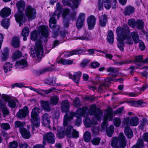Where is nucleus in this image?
<instances>
[{
  "instance_id": "nucleus-1",
  "label": "nucleus",
  "mask_w": 148,
  "mask_h": 148,
  "mask_svg": "<svg viewBox=\"0 0 148 148\" xmlns=\"http://www.w3.org/2000/svg\"><path fill=\"white\" fill-rule=\"evenodd\" d=\"M130 31L129 27L127 25H125L122 27H118L116 30L118 38V47L121 50L123 51L124 44L132 45L133 41L135 43H137L139 41V36L137 32H133L131 33L132 39L130 36Z\"/></svg>"
},
{
  "instance_id": "nucleus-2",
  "label": "nucleus",
  "mask_w": 148,
  "mask_h": 148,
  "mask_svg": "<svg viewBox=\"0 0 148 148\" xmlns=\"http://www.w3.org/2000/svg\"><path fill=\"white\" fill-rule=\"evenodd\" d=\"M38 30L42 36L40 38V41L36 42L34 49L31 51V53L32 57L40 58L42 56L43 52L41 44L42 40H43L44 41H47L49 37V34L47 27L45 25H42L39 27Z\"/></svg>"
},
{
  "instance_id": "nucleus-3",
  "label": "nucleus",
  "mask_w": 148,
  "mask_h": 148,
  "mask_svg": "<svg viewBox=\"0 0 148 148\" xmlns=\"http://www.w3.org/2000/svg\"><path fill=\"white\" fill-rule=\"evenodd\" d=\"M88 109V108L85 106L82 108L78 109L75 112H70L66 113L64 117L63 125L65 126L70 124L71 122V121L75 116L77 118L76 125L79 126L82 122L81 117L84 116Z\"/></svg>"
},
{
  "instance_id": "nucleus-4",
  "label": "nucleus",
  "mask_w": 148,
  "mask_h": 148,
  "mask_svg": "<svg viewBox=\"0 0 148 148\" xmlns=\"http://www.w3.org/2000/svg\"><path fill=\"white\" fill-rule=\"evenodd\" d=\"M80 0H62V3L64 5L70 6L72 9L71 12L68 8H66L63 10L62 17L63 18L66 17L73 18H75L77 12L75 10L77 9L79 5Z\"/></svg>"
},
{
  "instance_id": "nucleus-5",
  "label": "nucleus",
  "mask_w": 148,
  "mask_h": 148,
  "mask_svg": "<svg viewBox=\"0 0 148 148\" xmlns=\"http://www.w3.org/2000/svg\"><path fill=\"white\" fill-rule=\"evenodd\" d=\"M89 113L90 115H94L95 119H93L92 122L88 117L84 120V125L87 127H90L93 125H96L97 123V121H95V119L100 121L101 117L103 116L102 112L97 108L95 104L92 105L90 106Z\"/></svg>"
},
{
  "instance_id": "nucleus-6",
  "label": "nucleus",
  "mask_w": 148,
  "mask_h": 148,
  "mask_svg": "<svg viewBox=\"0 0 148 148\" xmlns=\"http://www.w3.org/2000/svg\"><path fill=\"white\" fill-rule=\"evenodd\" d=\"M139 123V119L136 116L132 117L131 119L129 117L124 119L122 126L125 127V133L128 138H131L133 135L131 129L128 127L129 124L133 126H136Z\"/></svg>"
},
{
  "instance_id": "nucleus-7",
  "label": "nucleus",
  "mask_w": 148,
  "mask_h": 148,
  "mask_svg": "<svg viewBox=\"0 0 148 148\" xmlns=\"http://www.w3.org/2000/svg\"><path fill=\"white\" fill-rule=\"evenodd\" d=\"M25 3L23 0L19 1L16 4L18 12L15 14L14 16L16 21L19 23V26L22 25L25 20L23 13L25 10Z\"/></svg>"
},
{
  "instance_id": "nucleus-8",
  "label": "nucleus",
  "mask_w": 148,
  "mask_h": 148,
  "mask_svg": "<svg viewBox=\"0 0 148 148\" xmlns=\"http://www.w3.org/2000/svg\"><path fill=\"white\" fill-rule=\"evenodd\" d=\"M126 143L125 137L123 133H120L118 137L113 138L111 141V146L115 148H125Z\"/></svg>"
},
{
  "instance_id": "nucleus-9",
  "label": "nucleus",
  "mask_w": 148,
  "mask_h": 148,
  "mask_svg": "<svg viewBox=\"0 0 148 148\" xmlns=\"http://www.w3.org/2000/svg\"><path fill=\"white\" fill-rule=\"evenodd\" d=\"M62 9V6L60 3H57L55 12L53 13L51 17L49 20V26L51 28H54L56 22L55 19L56 17L57 19H59L61 13Z\"/></svg>"
},
{
  "instance_id": "nucleus-10",
  "label": "nucleus",
  "mask_w": 148,
  "mask_h": 148,
  "mask_svg": "<svg viewBox=\"0 0 148 148\" xmlns=\"http://www.w3.org/2000/svg\"><path fill=\"white\" fill-rule=\"evenodd\" d=\"M113 117V112L111 108H110L107 110L106 114L104 115L103 118V121L101 124V130H105L108 125L107 122V120L109 119V121H112Z\"/></svg>"
},
{
  "instance_id": "nucleus-11",
  "label": "nucleus",
  "mask_w": 148,
  "mask_h": 148,
  "mask_svg": "<svg viewBox=\"0 0 148 148\" xmlns=\"http://www.w3.org/2000/svg\"><path fill=\"white\" fill-rule=\"evenodd\" d=\"M111 81H114L115 82H119L121 83L123 82V79L122 78L115 79L113 78H107L105 79L104 82L99 87L98 91L101 92L102 91L103 88H106L108 87L109 85L111 83Z\"/></svg>"
},
{
  "instance_id": "nucleus-12",
  "label": "nucleus",
  "mask_w": 148,
  "mask_h": 148,
  "mask_svg": "<svg viewBox=\"0 0 148 148\" xmlns=\"http://www.w3.org/2000/svg\"><path fill=\"white\" fill-rule=\"evenodd\" d=\"M43 144L45 145L46 142L49 143L53 144L55 143V138L54 134L51 132H48L43 135Z\"/></svg>"
},
{
  "instance_id": "nucleus-13",
  "label": "nucleus",
  "mask_w": 148,
  "mask_h": 148,
  "mask_svg": "<svg viewBox=\"0 0 148 148\" xmlns=\"http://www.w3.org/2000/svg\"><path fill=\"white\" fill-rule=\"evenodd\" d=\"M2 98L5 101L8 102V106L12 108H15L18 103L16 99H11L8 95H3L2 96Z\"/></svg>"
},
{
  "instance_id": "nucleus-14",
  "label": "nucleus",
  "mask_w": 148,
  "mask_h": 148,
  "mask_svg": "<svg viewBox=\"0 0 148 148\" xmlns=\"http://www.w3.org/2000/svg\"><path fill=\"white\" fill-rule=\"evenodd\" d=\"M65 133L66 136L69 138H77L79 136V132L73 129V127L70 125L67 127Z\"/></svg>"
},
{
  "instance_id": "nucleus-15",
  "label": "nucleus",
  "mask_w": 148,
  "mask_h": 148,
  "mask_svg": "<svg viewBox=\"0 0 148 148\" xmlns=\"http://www.w3.org/2000/svg\"><path fill=\"white\" fill-rule=\"evenodd\" d=\"M25 13L26 16L29 19H34L36 16V10L33 8L31 5L28 6L26 9Z\"/></svg>"
},
{
  "instance_id": "nucleus-16",
  "label": "nucleus",
  "mask_w": 148,
  "mask_h": 148,
  "mask_svg": "<svg viewBox=\"0 0 148 148\" xmlns=\"http://www.w3.org/2000/svg\"><path fill=\"white\" fill-rule=\"evenodd\" d=\"M28 112V107L25 106L23 109L19 110L16 115L18 118L22 119L26 116Z\"/></svg>"
},
{
  "instance_id": "nucleus-17",
  "label": "nucleus",
  "mask_w": 148,
  "mask_h": 148,
  "mask_svg": "<svg viewBox=\"0 0 148 148\" xmlns=\"http://www.w3.org/2000/svg\"><path fill=\"white\" fill-rule=\"evenodd\" d=\"M51 117L47 113H45L42 116V121L43 125L45 126L50 127V120L49 118Z\"/></svg>"
},
{
  "instance_id": "nucleus-18",
  "label": "nucleus",
  "mask_w": 148,
  "mask_h": 148,
  "mask_svg": "<svg viewBox=\"0 0 148 148\" xmlns=\"http://www.w3.org/2000/svg\"><path fill=\"white\" fill-rule=\"evenodd\" d=\"M104 3V6L107 10L109 9L111 7V4H113L114 6L112 7V8H115V5L116 2V0H103Z\"/></svg>"
},
{
  "instance_id": "nucleus-19",
  "label": "nucleus",
  "mask_w": 148,
  "mask_h": 148,
  "mask_svg": "<svg viewBox=\"0 0 148 148\" xmlns=\"http://www.w3.org/2000/svg\"><path fill=\"white\" fill-rule=\"evenodd\" d=\"M118 69L110 67L107 69V72L109 73V75L112 76L113 78H116L118 74Z\"/></svg>"
},
{
  "instance_id": "nucleus-20",
  "label": "nucleus",
  "mask_w": 148,
  "mask_h": 148,
  "mask_svg": "<svg viewBox=\"0 0 148 148\" xmlns=\"http://www.w3.org/2000/svg\"><path fill=\"white\" fill-rule=\"evenodd\" d=\"M96 19L93 16H91L87 19V23L88 28L90 29H92L95 23Z\"/></svg>"
},
{
  "instance_id": "nucleus-21",
  "label": "nucleus",
  "mask_w": 148,
  "mask_h": 148,
  "mask_svg": "<svg viewBox=\"0 0 148 148\" xmlns=\"http://www.w3.org/2000/svg\"><path fill=\"white\" fill-rule=\"evenodd\" d=\"M10 9L7 7L3 8L0 12V16L3 18L8 17L10 15Z\"/></svg>"
},
{
  "instance_id": "nucleus-22",
  "label": "nucleus",
  "mask_w": 148,
  "mask_h": 148,
  "mask_svg": "<svg viewBox=\"0 0 148 148\" xmlns=\"http://www.w3.org/2000/svg\"><path fill=\"white\" fill-rule=\"evenodd\" d=\"M27 63L25 59H21L16 62L15 66L20 68H24L27 66Z\"/></svg>"
},
{
  "instance_id": "nucleus-23",
  "label": "nucleus",
  "mask_w": 148,
  "mask_h": 148,
  "mask_svg": "<svg viewBox=\"0 0 148 148\" xmlns=\"http://www.w3.org/2000/svg\"><path fill=\"white\" fill-rule=\"evenodd\" d=\"M9 49L8 48H5L2 52V55L1 56V59L2 61H6L8 58Z\"/></svg>"
},
{
  "instance_id": "nucleus-24",
  "label": "nucleus",
  "mask_w": 148,
  "mask_h": 148,
  "mask_svg": "<svg viewBox=\"0 0 148 148\" xmlns=\"http://www.w3.org/2000/svg\"><path fill=\"white\" fill-rule=\"evenodd\" d=\"M99 24L102 27H105L106 25L107 22V18L106 15H103L99 17Z\"/></svg>"
},
{
  "instance_id": "nucleus-25",
  "label": "nucleus",
  "mask_w": 148,
  "mask_h": 148,
  "mask_svg": "<svg viewBox=\"0 0 148 148\" xmlns=\"http://www.w3.org/2000/svg\"><path fill=\"white\" fill-rule=\"evenodd\" d=\"M82 49H79L73 50L70 52H66L64 53V56L66 57H69L75 54H78L82 52Z\"/></svg>"
},
{
  "instance_id": "nucleus-26",
  "label": "nucleus",
  "mask_w": 148,
  "mask_h": 148,
  "mask_svg": "<svg viewBox=\"0 0 148 148\" xmlns=\"http://www.w3.org/2000/svg\"><path fill=\"white\" fill-rule=\"evenodd\" d=\"M56 78L55 77H49L46 78L45 81V82L46 84L53 86H57L56 83Z\"/></svg>"
},
{
  "instance_id": "nucleus-27",
  "label": "nucleus",
  "mask_w": 148,
  "mask_h": 148,
  "mask_svg": "<svg viewBox=\"0 0 148 148\" xmlns=\"http://www.w3.org/2000/svg\"><path fill=\"white\" fill-rule=\"evenodd\" d=\"M20 132L24 138L29 139L30 138L31 136L30 133L29 131L26 129L23 128V129H21Z\"/></svg>"
},
{
  "instance_id": "nucleus-28",
  "label": "nucleus",
  "mask_w": 148,
  "mask_h": 148,
  "mask_svg": "<svg viewBox=\"0 0 148 148\" xmlns=\"http://www.w3.org/2000/svg\"><path fill=\"white\" fill-rule=\"evenodd\" d=\"M82 74V73L79 71L74 73L72 79L77 84L79 82Z\"/></svg>"
},
{
  "instance_id": "nucleus-29",
  "label": "nucleus",
  "mask_w": 148,
  "mask_h": 148,
  "mask_svg": "<svg viewBox=\"0 0 148 148\" xmlns=\"http://www.w3.org/2000/svg\"><path fill=\"white\" fill-rule=\"evenodd\" d=\"M41 104L42 107L43 109L47 111H50V107L49 102L47 101H41Z\"/></svg>"
},
{
  "instance_id": "nucleus-30",
  "label": "nucleus",
  "mask_w": 148,
  "mask_h": 148,
  "mask_svg": "<svg viewBox=\"0 0 148 148\" xmlns=\"http://www.w3.org/2000/svg\"><path fill=\"white\" fill-rule=\"evenodd\" d=\"M69 104L67 100L63 101L62 103V110L64 112H67L69 109Z\"/></svg>"
},
{
  "instance_id": "nucleus-31",
  "label": "nucleus",
  "mask_w": 148,
  "mask_h": 148,
  "mask_svg": "<svg viewBox=\"0 0 148 148\" xmlns=\"http://www.w3.org/2000/svg\"><path fill=\"white\" fill-rule=\"evenodd\" d=\"M31 120L32 124L36 127H38L40 125V119L39 117H32Z\"/></svg>"
},
{
  "instance_id": "nucleus-32",
  "label": "nucleus",
  "mask_w": 148,
  "mask_h": 148,
  "mask_svg": "<svg viewBox=\"0 0 148 148\" xmlns=\"http://www.w3.org/2000/svg\"><path fill=\"white\" fill-rule=\"evenodd\" d=\"M13 65L12 64L7 62L3 65V68L5 73H6L12 70Z\"/></svg>"
},
{
  "instance_id": "nucleus-33",
  "label": "nucleus",
  "mask_w": 148,
  "mask_h": 148,
  "mask_svg": "<svg viewBox=\"0 0 148 148\" xmlns=\"http://www.w3.org/2000/svg\"><path fill=\"white\" fill-rule=\"evenodd\" d=\"M144 23L141 20H138L136 21V27L138 29L142 30L144 34L146 33L143 30V29L144 28Z\"/></svg>"
},
{
  "instance_id": "nucleus-34",
  "label": "nucleus",
  "mask_w": 148,
  "mask_h": 148,
  "mask_svg": "<svg viewBox=\"0 0 148 148\" xmlns=\"http://www.w3.org/2000/svg\"><path fill=\"white\" fill-rule=\"evenodd\" d=\"M29 33V29L28 27H25L23 29L21 32V35L23 37V40L26 41L27 40V37L28 36Z\"/></svg>"
},
{
  "instance_id": "nucleus-35",
  "label": "nucleus",
  "mask_w": 148,
  "mask_h": 148,
  "mask_svg": "<svg viewBox=\"0 0 148 148\" xmlns=\"http://www.w3.org/2000/svg\"><path fill=\"white\" fill-rule=\"evenodd\" d=\"M108 33V41L110 44H112L113 43L114 40L113 33L110 30H109Z\"/></svg>"
},
{
  "instance_id": "nucleus-36",
  "label": "nucleus",
  "mask_w": 148,
  "mask_h": 148,
  "mask_svg": "<svg viewBox=\"0 0 148 148\" xmlns=\"http://www.w3.org/2000/svg\"><path fill=\"white\" fill-rule=\"evenodd\" d=\"M134 8L133 7L129 6L125 8L124 14L125 15H129L134 13Z\"/></svg>"
},
{
  "instance_id": "nucleus-37",
  "label": "nucleus",
  "mask_w": 148,
  "mask_h": 148,
  "mask_svg": "<svg viewBox=\"0 0 148 148\" xmlns=\"http://www.w3.org/2000/svg\"><path fill=\"white\" fill-rule=\"evenodd\" d=\"M12 44L13 47L15 48L18 47L19 46L20 41L19 38L16 36L13 38Z\"/></svg>"
},
{
  "instance_id": "nucleus-38",
  "label": "nucleus",
  "mask_w": 148,
  "mask_h": 148,
  "mask_svg": "<svg viewBox=\"0 0 148 148\" xmlns=\"http://www.w3.org/2000/svg\"><path fill=\"white\" fill-rule=\"evenodd\" d=\"M65 133L63 131V129L61 127L58 126L57 128V135L59 138H63L64 136Z\"/></svg>"
},
{
  "instance_id": "nucleus-39",
  "label": "nucleus",
  "mask_w": 148,
  "mask_h": 148,
  "mask_svg": "<svg viewBox=\"0 0 148 148\" xmlns=\"http://www.w3.org/2000/svg\"><path fill=\"white\" fill-rule=\"evenodd\" d=\"M40 108H39L35 107L32 110L31 112V117H39L38 114L40 112Z\"/></svg>"
},
{
  "instance_id": "nucleus-40",
  "label": "nucleus",
  "mask_w": 148,
  "mask_h": 148,
  "mask_svg": "<svg viewBox=\"0 0 148 148\" xmlns=\"http://www.w3.org/2000/svg\"><path fill=\"white\" fill-rule=\"evenodd\" d=\"M59 63L64 65H70L73 63V61L71 60L61 59L59 60Z\"/></svg>"
},
{
  "instance_id": "nucleus-41",
  "label": "nucleus",
  "mask_w": 148,
  "mask_h": 148,
  "mask_svg": "<svg viewBox=\"0 0 148 148\" xmlns=\"http://www.w3.org/2000/svg\"><path fill=\"white\" fill-rule=\"evenodd\" d=\"M143 59L142 56H138L136 57L135 61L143 63H146L148 62V57L146 58L144 60H143Z\"/></svg>"
},
{
  "instance_id": "nucleus-42",
  "label": "nucleus",
  "mask_w": 148,
  "mask_h": 148,
  "mask_svg": "<svg viewBox=\"0 0 148 148\" xmlns=\"http://www.w3.org/2000/svg\"><path fill=\"white\" fill-rule=\"evenodd\" d=\"M1 24L4 28L7 29L10 25L9 20L8 19H3L1 21Z\"/></svg>"
},
{
  "instance_id": "nucleus-43",
  "label": "nucleus",
  "mask_w": 148,
  "mask_h": 148,
  "mask_svg": "<svg viewBox=\"0 0 148 148\" xmlns=\"http://www.w3.org/2000/svg\"><path fill=\"white\" fill-rule=\"evenodd\" d=\"M84 140L86 142H88L91 138V135L90 133L86 131L85 132L84 135Z\"/></svg>"
},
{
  "instance_id": "nucleus-44",
  "label": "nucleus",
  "mask_w": 148,
  "mask_h": 148,
  "mask_svg": "<svg viewBox=\"0 0 148 148\" xmlns=\"http://www.w3.org/2000/svg\"><path fill=\"white\" fill-rule=\"evenodd\" d=\"M59 97L57 96L54 95L50 98V103L53 105H56L58 102Z\"/></svg>"
},
{
  "instance_id": "nucleus-45",
  "label": "nucleus",
  "mask_w": 148,
  "mask_h": 148,
  "mask_svg": "<svg viewBox=\"0 0 148 148\" xmlns=\"http://www.w3.org/2000/svg\"><path fill=\"white\" fill-rule=\"evenodd\" d=\"M22 55V54L21 52L16 51L12 55V58L13 59L15 60L21 58Z\"/></svg>"
},
{
  "instance_id": "nucleus-46",
  "label": "nucleus",
  "mask_w": 148,
  "mask_h": 148,
  "mask_svg": "<svg viewBox=\"0 0 148 148\" xmlns=\"http://www.w3.org/2000/svg\"><path fill=\"white\" fill-rule=\"evenodd\" d=\"M114 132V127L112 125L110 126L107 131V134L108 136L109 137H111Z\"/></svg>"
},
{
  "instance_id": "nucleus-47",
  "label": "nucleus",
  "mask_w": 148,
  "mask_h": 148,
  "mask_svg": "<svg viewBox=\"0 0 148 148\" xmlns=\"http://www.w3.org/2000/svg\"><path fill=\"white\" fill-rule=\"evenodd\" d=\"M143 141L140 139L138 140L137 143L132 148H142L143 147Z\"/></svg>"
},
{
  "instance_id": "nucleus-48",
  "label": "nucleus",
  "mask_w": 148,
  "mask_h": 148,
  "mask_svg": "<svg viewBox=\"0 0 148 148\" xmlns=\"http://www.w3.org/2000/svg\"><path fill=\"white\" fill-rule=\"evenodd\" d=\"M15 126L16 128H20V131L21 129L24 128L23 123L19 121H16L15 122Z\"/></svg>"
},
{
  "instance_id": "nucleus-49",
  "label": "nucleus",
  "mask_w": 148,
  "mask_h": 148,
  "mask_svg": "<svg viewBox=\"0 0 148 148\" xmlns=\"http://www.w3.org/2000/svg\"><path fill=\"white\" fill-rule=\"evenodd\" d=\"M38 32L36 31H34L32 32L31 35V39L32 40L34 41L37 38Z\"/></svg>"
},
{
  "instance_id": "nucleus-50",
  "label": "nucleus",
  "mask_w": 148,
  "mask_h": 148,
  "mask_svg": "<svg viewBox=\"0 0 148 148\" xmlns=\"http://www.w3.org/2000/svg\"><path fill=\"white\" fill-rule=\"evenodd\" d=\"M129 25L132 27L134 28L136 25V21L134 19H131L128 21Z\"/></svg>"
},
{
  "instance_id": "nucleus-51",
  "label": "nucleus",
  "mask_w": 148,
  "mask_h": 148,
  "mask_svg": "<svg viewBox=\"0 0 148 148\" xmlns=\"http://www.w3.org/2000/svg\"><path fill=\"white\" fill-rule=\"evenodd\" d=\"M18 144L17 141H13L9 143V148H16L18 147Z\"/></svg>"
},
{
  "instance_id": "nucleus-52",
  "label": "nucleus",
  "mask_w": 148,
  "mask_h": 148,
  "mask_svg": "<svg viewBox=\"0 0 148 148\" xmlns=\"http://www.w3.org/2000/svg\"><path fill=\"white\" fill-rule=\"evenodd\" d=\"M73 104L77 107H80L81 105V103L79 99L77 98H75L73 100Z\"/></svg>"
},
{
  "instance_id": "nucleus-53",
  "label": "nucleus",
  "mask_w": 148,
  "mask_h": 148,
  "mask_svg": "<svg viewBox=\"0 0 148 148\" xmlns=\"http://www.w3.org/2000/svg\"><path fill=\"white\" fill-rule=\"evenodd\" d=\"M90 38V33H88L81 37H79L78 39L82 40H88Z\"/></svg>"
},
{
  "instance_id": "nucleus-54",
  "label": "nucleus",
  "mask_w": 148,
  "mask_h": 148,
  "mask_svg": "<svg viewBox=\"0 0 148 148\" xmlns=\"http://www.w3.org/2000/svg\"><path fill=\"white\" fill-rule=\"evenodd\" d=\"M1 127L4 130H7L10 128V125L8 123H2L1 124Z\"/></svg>"
},
{
  "instance_id": "nucleus-55",
  "label": "nucleus",
  "mask_w": 148,
  "mask_h": 148,
  "mask_svg": "<svg viewBox=\"0 0 148 148\" xmlns=\"http://www.w3.org/2000/svg\"><path fill=\"white\" fill-rule=\"evenodd\" d=\"M92 130L94 135H97L99 131V126H94Z\"/></svg>"
},
{
  "instance_id": "nucleus-56",
  "label": "nucleus",
  "mask_w": 148,
  "mask_h": 148,
  "mask_svg": "<svg viewBox=\"0 0 148 148\" xmlns=\"http://www.w3.org/2000/svg\"><path fill=\"white\" fill-rule=\"evenodd\" d=\"M84 21L78 20L77 19L76 23V26L78 29L81 28L84 24Z\"/></svg>"
},
{
  "instance_id": "nucleus-57",
  "label": "nucleus",
  "mask_w": 148,
  "mask_h": 148,
  "mask_svg": "<svg viewBox=\"0 0 148 148\" xmlns=\"http://www.w3.org/2000/svg\"><path fill=\"white\" fill-rule=\"evenodd\" d=\"M100 138L98 137H96L94 138L92 140L91 142L93 144L95 145H98L99 144L100 141Z\"/></svg>"
},
{
  "instance_id": "nucleus-58",
  "label": "nucleus",
  "mask_w": 148,
  "mask_h": 148,
  "mask_svg": "<svg viewBox=\"0 0 148 148\" xmlns=\"http://www.w3.org/2000/svg\"><path fill=\"white\" fill-rule=\"evenodd\" d=\"M121 121L120 119L119 118H115L114 120V125L116 127H119L120 125Z\"/></svg>"
},
{
  "instance_id": "nucleus-59",
  "label": "nucleus",
  "mask_w": 148,
  "mask_h": 148,
  "mask_svg": "<svg viewBox=\"0 0 148 148\" xmlns=\"http://www.w3.org/2000/svg\"><path fill=\"white\" fill-rule=\"evenodd\" d=\"M103 0H98V9L99 10H101L103 8Z\"/></svg>"
},
{
  "instance_id": "nucleus-60",
  "label": "nucleus",
  "mask_w": 148,
  "mask_h": 148,
  "mask_svg": "<svg viewBox=\"0 0 148 148\" xmlns=\"http://www.w3.org/2000/svg\"><path fill=\"white\" fill-rule=\"evenodd\" d=\"M85 18V14L83 13H80L77 19L84 21Z\"/></svg>"
},
{
  "instance_id": "nucleus-61",
  "label": "nucleus",
  "mask_w": 148,
  "mask_h": 148,
  "mask_svg": "<svg viewBox=\"0 0 148 148\" xmlns=\"http://www.w3.org/2000/svg\"><path fill=\"white\" fill-rule=\"evenodd\" d=\"M90 61L87 60H84L81 63L80 65L81 67H84L90 62Z\"/></svg>"
},
{
  "instance_id": "nucleus-62",
  "label": "nucleus",
  "mask_w": 148,
  "mask_h": 148,
  "mask_svg": "<svg viewBox=\"0 0 148 148\" xmlns=\"http://www.w3.org/2000/svg\"><path fill=\"white\" fill-rule=\"evenodd\" d=\"M91 66L92 68H96L99 66V64L97 62H93L91 63Z\"/></svg>"
},
{
  "instance_id": "nucleus-63",
  "label": "nucleus",
  "mask_w": 148,
  "mask_h": 148,
  "mask_svg": "<svg viewBox=\"0 0 148 148\" xmlns=\"http://www.w3.org/2000/svg\"><path fill=\"white\" fill-rule=\"evenodd\" d=\"M1 109L2 110V112L4 115H6L8 114L9 112L6 107Z\"/></svg>"
},
{
  "instance_id": "nucleus-64",
  "label": "nucleus",
  "mask_w": 148,
  "mask_h": 148,
  "mask_svg": "<svg viewBox=\"0 0 148 148\" xmlns=\"http://www.w3.org/2000/svg\"><path fill=\"white\" fill-rule=\"evenodd\" d=\"M143 138L144 141L148 142V133L144 134L143 135Z\"/></svg>"
}]
</instances>
